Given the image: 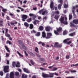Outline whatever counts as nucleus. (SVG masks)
I'll use <instances>...</instances> for the list:
<instances>
[{"label": "nucleus", "instance_id": "nucleus-1", "mask_svg": "<svg viewBox=\"0 0 78 78\" xmlns=\"http://www.w3.org/2000/svg\"><path fill=\"white\" fill-rule=\"evenodd\" d=\"M44 9H42L40 10L39 12L40 14H42V15H45V14H47L48 13V12H47V10H45L44 11Z\"/></svg>", "mask_w": 78, "mask_h": 78}, {"label": "nucleus", "instance_id": "nucleus-2", "mask_svg": "<svg viewBox=\"0 0 78 78\" xmlns=\"http://www.w3.org/2000/svg\"><path fill=\"white\" fill-rule=\"evenodd\" d=\"M9 66H3V71L4 73L9 72Z\"/></svg>", "mask_w": 78, "mask_h": 78}, {"label": "nucleus", "instance_id": "nucleus-3", "mask_svg": "<svg viewBox=\"0 0 78 78\" xmlns=\"http://www.w3.org/2000/svg\"><path fill=\"white\" fill-rule=\"evenodd\" d=\"M22 20L23 22L25 21L26 19L28 18V16L25 15H23L22 17Z\"/></svg>", "mask_w": 78, "mask_h": 78}, {"label": "nucleus", "instance_id": "nucleus-4", "mask_svg": "<svg viewBox=\"0 0 78 78\" xmlns=\"http://www.w3.org/2000/svg\"><path fill=\"white\" fill-rule=\"evenodd\" d=\"M52 36V34L51 33H47V36L46 37V39H48L51 38V37Z\"/></svg>", "mask_w": 78, "mask_h": 78}, {"label": "nucleus", "instance_id": "nucleus-5", "mask_svg": "<svg viewBox=\"0 0 78 78\" xmlns=\"http://www.w3.org/2000/svg\"><path fill=\"white\" fill-rule=\"evenodd\" d=\"M42 76H43V77L44 78H48V77H49V74H45V73H42Z\"/></svg>", "mask_w": 78, "mask_h": 78}, {"label": "nucleus", "instance_id": "nucleus-6", "mask_svg": "<svg viewBox=\"0 0 78 78\" xmlns=\"http://www.w3.org/2000/svg\"><path fill=\"white\" fill-rule=\"evenodd\" d=\"M59 21L61 23H64V17L61 16V18L59 19Z\"/></svg>", "mask_w": 78, "mask_h": 78}, {"label": "nucleus", "instance_id": "nucleus-7", "mask_svg": "<svg viewBox=\"0 0 78 78\" xmlns=\"http://www.w3.org/2000/svg\"><path fill=\"white\" fill-rule=\"evenodd\" d=\"M54 3L53 2H51L50 4V8L52 9V10H54V9L53 8V5Z\"/></svg>", "mask_w": 78, "mask_h": 78}, {"label": "nucleus", "instance_id": "nucleus-8", "mask_svg": "<svg viewBox=\"0 0 78 78\" xmlns=\"http://www.w3.org/2000/svg\"><path fill=\"white\" fill-rule=\"evenodd\" d=\"M73 23H75L76 25L78 24V19L73 20Z\"/></svg>", "mask_w": 78, "mask_h": 78}, {"label": "nucleus", "instance_id": "nucleus-9", "mask_svg": "<svg viewBox=\"0 0 78 78\" xmlns=\"http://www.w3.org/2000/svg\"><path fill=\"white\" fill-rule=\"evenodd\" d=\"M23 71L24 72H26V73H30V72L29 70H28V69H27V68H24L23 69Z\"/></svg>", "mask_w": 78, "mask_h": 78}, {"label": "nucleus", "instance_id": "nucleus-10", "mask_svg": "<svg viewBox=\"0 0 78 78\" xmlns=\"http://www.w3.org/2000/svg\"><path fill=\"white\" fill-rule=\"evenodd\" d=\"M10 78H14V72H11L10 74Z\"/></svg>", "mask_w": 78, "mask_h": 78}, {"label": "nucleus", "instance_id": "nucleus-11", "mask_svg": "<svg viewBox=\"0 0 78 78\" xmlns=\"http://www.w3.org/2000/svg\"><path fill=\"white\" fill-rule=\"evenodd\" d=\"M45 30L46 31H50V27L49 26L46 27L45 28Z\"/></svg>", "mask_w": 78, "mask_h": 78}, {"label": "nucleus", "instance_id": "nucleus-12", "mask_svg": "<svg viewBox=\"0 0 78 78\" xmlns=\"http://www.w3.org/2000/svg\"><path fill=\"white\" fill-rule=\"evenodd\" d=\"M42 37L43 38H46V34L45 32L43 31L42 32Z\"/></svg>", "mask_w": 78, "mask_h": 78}, {"label": "nucleus", "instance_id": "nucleus-13", "mask_svg": "<svg viewBox=\"0 0 78 78\" xmlns=\"http://www.w3.org/2000/svg\"><path fill=\"white\" fill-rule=\"evenodd\" d=\"M5 47L6 50L7 51V52H8L9 53H10V51L9 50V49L7 47V45H5Z\"/></svg>", "mask_w": 78, "mask_h": 78}, {"label": "nucleus", "instance_id": "nucleus-14", "mask_svg": "<svg viewBox=\"0 0 78 78\" xmlns=\"http://www.w3.org/2000/svg\"><path fill=\"white\" fill-rule=\"evenodd\" d=\"M75 35V32H73V33H71L70 34H69V36H71V37H73Z\"/></svg>", "mask_w": 78, "mask_h": 78}, {"label": "nucleus", "instance_id": "nucleus-15", "mask_svg": "<svg viewBox=\"0 0 78 78\" xmlns=\"http://www.w3.org/2000/svg\"><path fill=\"white\" fill-rule=\"evenodd\" d=\"M62 29L61 27H59L57 29V31L58 32H61L62 31Z\"/></svg>", "mask_w": 78, "mask_h": 78}, {"label": "nucleus", "instance_id": "nucleus-16", "mask_svg": "<svg viewBox=\"0 0 78 78\" xmlns=\"http://www.w3.org/2000/svg\"><path fill=\"white\" fill-rule=\"evenodd\" d=\"M54 75V73H50L49 75L48 78H53Z\"/></svg>", "mask_w": 78, "mask_h": 78}, {"label": "nucleus", "instance_id": "nucleus-17", "mask_svg": "<svg viewBox=\"0 0 78 78\" xmlns=\"http://www.w3.org/2000/svg\"><path fill=\"white\" fill-rule=\"evenodd\" d=\"M75 7L74 6H73V10L72 11L74 16H75Z\"/></svg>", "mask_w": 78, "mask_h": 78}, {"label": "nucleus", "instance_id": "nucleus-18", "mask_svg": "<svg viewBox=\"0 0 78 78\" xmlns=\"http://www.w3.org/2000/svg\"><path fill=\"white\" fill-rule=\"evenodd\" d=\"M24 26L26 27H29V24L26 22L24 23Z\"/></svg>", "mask_w": 78, "mask_h": 78}, {"label": "nucleus", "instance_id": "nucleus-19", "mask_svg": "<svg viewBox=\"0 0 78 78\" xmlns=\"http://www.w3.org/2000/svg\"><path fill=\"white\" fill-rule=\"evenodd\" d=\"M59 16L58 15H56L54 17V19L56 20H58V19H59Z\"/></svg>", "mask_w": 78, "mask_h": 78}, {"label": "nucleus", "instance_id": "nucleus-20", "mask_svg": "<svg viewBox=\"0 0 78 78\" xmlns=\"http://www.w3.org/2000/svg\"><path fill=\"white\" fill-rule=\"evenodd\" d=\"M39 30L40 31H43L44 30V27L42 26H40L39 27Z\"/></svg>", "mask_w": 78, "mask_h": 78}, {"label": "nucleus", "instance_id": "nucleus-21", "mask_svg": "<svg viewBox=\"0 0 78 78\" xmlns=\"http://www.w3.org/2000/svg\"><path fill=\"white\" fill-rule=\"evenodd\" d=\"M6 43L7 44H9V45H12V42H11V41L9 40H8L7 41Z\"/></svg>", "mask_w": 78, "mask_h": 78}, {"label": "nucleus", "instance_id": "nucleus-22", "mask_svg": "<svg viewBox=\"0 0 78 78\" xmlns=\"http://www.w3.org/2000/svg\"><path fill=\"white\" fill-rule=\"evenodd\" d=\"M40 35L41 33H40V32H38L35 34V36H37V37L40 36Z\"/></svg>", "mask_w": 78, "mask_h": 78}, {"label": "nucleus", "instance_id": "nucleus-23", "mask_svg": "<svg viewBox=\"0 0 78 78\" xmlns=\"http://www.w3.org/2000/svg\"><path fill=\"white\" fill-rule=\"evenodd\" d=\"M30 29H31V30L33 29V28H34V26L32 24H30Z\"/></svg>", "mask_w": 78, "mask_h": 78}, {"label": "nucleus", "instance_id": "nucleus-24", "mask_svg": "<svg viewBox=\"0 0 78 78\" xmlns=\"http://www.w3.org/2000/svg\"><path fill=\"white\" fill-rule=\"evenodd\" d=\"M16 67H20V63L19 62H17L16 64L15 65Z\"/></svg>", "mask_w": 78, "mask_h": 78}, {"label": "nucleus", "instance_id": "nucleus-25", "mask_svg": "<svg viewBox=\"0 0 78 78\" xmlns=\"http://www.w3.org/2000/svg\"><path fill=\"white\" fill-rule=\"evenodd\" d=\"M32 20L31 19V18H29L27 20V21L28 23H30V22H31Z\"/></svg>", "mask_w": 78, "mask_h": 78}, {"label": "nucleus", "instance_id": "nucleus-26", "mask_svg": "<svg viewBox=\"0 0 78 78\" xmlns=\"http://www.w3.org/2000/svg\"><path fill=\"white\" fill-rule=\"evenodd\" d=\"M39 20H35V21H34L33 23H34V25H36V23H39Z\"/></svg>", "mask_w": 78, "mask_h": 78}, {"label": "nucleus", "instance_id": "nucleus-27", "mask_svg": "<svg viewBox=\"0 0 78 78\" xmlns=\"http://www.w3.org/2000/svg\"><path fill=\"white\" fill-rule=\"evenodd\" d=\"M15 75L16 76H18L19 75V73L17 72H15Z\"/></svg>", "mask_w": 78, "mask_h": 78}, {"label": "nucleus", "instance_id": "nucleus-28", "mask_svg": "<svg viewBox=\"0 0 78 78\" xmlns=\"http://www.w3.org/2000/svg\"><path fill=\"white\" fill-rule=\"evenodd\" d=\"M27 75H25L24 74H23L22 75V78H27Z\"/></svg>", "mask_w": 78, "mask_h": 78}, {"label": "nucleus", "instance_id": "nucleus-29", "mask_svg": "<svg viewBox=\"0 0 78 78\" xmlns=\"http://www.w3.org/2000/svg\"><path fill=\"white\" fill-rule=\"evenodd\" d=\"M5 36H6V37H10V36H11V35H10V34H9L7 33H5Z\"/></svg>", "mask_w": 78, "mask_h": 78}, {"label": "nucleus", "instance_id": "nucleus-30", "mask_svg": "<svg viewBox=\"0 0 78 78\" xmlns=\"http://www.w3.org/2000/svg\"><path fill=\"white\" fill-rule=\"evenodd\" d=\"M58 42H55V44L54 46V47H58Z\"/></svg>", "mask_w": 78, "mask_h": 78}, {"label": "nucleus", "instance_id": "nucleus-31", "mask_svg": "<svg viewBox=\"0 0 78 78\" xmlns=\"http://www.w3.org/2000/svg\"><path fill=\"white\" fill-rule=\"evenodd\" d=\"M61 6H62V5L61 4L58 5V9H61Z\"/></svg>", "mask_w": 78, "mask_h": 78}, {"label": "nucleus", "instance_id": "nucleus-32", "mask_svg": "<svg viewBox=\"0 0 78 78\" xmlns=\"http://www.w3.org/2000/svg\"><path fill=\"white\" fill-rule=\"evenodd\" d=\"M3 21L0 20V26L1 27H3Z\"/></svg>", "mask_w": 78, "mask_h": 78}, {"label": "nucleus", "instance_id": "nucleus-33", "mask_svg": "<svg viewBox=\"0 0 78 78\" xmlns=\"http://www.w3.org/2000/svg\"><path fill=\"white\" fill-rule=\"evenodd\" d=\"M67 34V31L66 30L64 31L63 32V35H66Z\"/></svg>", "mask_w": 78, "mask_h": 78}, {"label": "nucleus", "instance_id": "nucleus-34", "mask_svg": "<svg viewBox=\"0 0 78 78\" xmlns=\"http://www.w3.org/2000/svg\"><path fill=\"white\" fill-rule=\"evenodd\" d=\"M38 48H37V47H36L35 49V51H36V52H37V53H39V51H38Z\"/></svg>", "mask_w": 78, "mask_h": 78}, {"label": "nucleus", "instance_id": "nucleus-35", "mask_svg": "<svg viewBox=\"0 0 78 78\" xmlns=\"http://www.w3.org/2000/svg\"><path fill=\"white\" fill-rule=\"evenodd\" d=\"M17 53L20 56H21V57H23V55L21 54L20 53H19V51H17Z\"/></svg>", "mask_w": 78, "mask_h": 78}, {"label": "nucleus", "instance_id": "nucleus-36", "mask_svg": "<svg viewBox=\"0 0 78 78\" xmlns=\"http://www.w3.org/2000/svg\"><path fill=\"white\" fill-rule=\"evenodd\" d=\"M31 33L32 34H33V33H34V34H35L36 33V31L33 30L31 31Z\"/></svg>", "mask_w": 78, "mask_h": 78}, {"label": "nucleus", "instance_id": "nucleus-37", "mask_svg": "<svg viewBox=\"0 0 78 78\" xmlns=\"http://www.w3.org/2000/svg\"><path fill=\"white\" fill-rule=\"evenodd\" d=\"M54 33L56 35H59V33L56 30H55L54 31Z\"/></svg>", "mask_w": 78, "mask_h": 78}, {"label": "nucleus", "instance_id": "nucleus-38", "mask_svg": "<svg viewBox=\"0 0 78 78\" xmlns=\"http://www.w3.org/2000/svg\"><path fill=\"white\" fill-rule=\"evenodd\" d=\"M16 62H13L12 63V66H13V67H15V65H16Z\"/></svg>", "mask_w": 78, "mask_h": 78}, {"label": "nucleus", "instance_id": "nucleus-39", "mask_svg": "<svg viewBox=\"0 0 78 78\" xmlns=\"http://www.w3.org/2000/svg\"><path fill=\"white\" fill-rule=\"evenodd\" d=\"M29 54H30V55H31V56H34V54L32 52H29Z\"/></svg>", "mask_w": 78, "mask_h": 78}, {"label": "nucleus", "instance_id": "nucleus-40", "mask_svg": "<svg viewBox=\"0 0 78 78\" xmlns=\"http://www.w3.org/2000/svg\"><path fill=\"white\" fill-rule=\"evenodd\" d=\"M72 18V16L71 15H69V20H70Z\"/></svg>", "mask_w": 78, "mask_h": 78}, {"label": "nucleus", "instance_id": "nucleus-41", "mask_svg": "<svg viewBox=\"0 0 78 78\" xmlns=\"http://www.w3.org/2000/svg\"><path fill=\"white\" fill-rule=\"evenodd\" d=\"M9 15L11 16H12V17H15V15L11 13H10L9 14Z\"/></svg>", "mask_w": 78, "mask_h": 78}, {"label": "nucleus", "instance_id": "nucleus-42", "mask_svg": "<svg viewBox=\"0 0 78 78\" xmlns=\"http://www.w3.org/2000/svg\"><path fill=\"white\" fill-rule=\"evenodd\" d=\"M18 9H21V11H24V9H22L20 7H18Z\"/></svg>", "mask_w": 78, "mask_h": 78}, {"label": "nucleus", "instance_id": "nucleus-43", "mask_svg": "<svg viewBox=\"0 0 78 78\" xmlns=\"http://www.w3.org/2000/svg\"><path fill=\"white\" fill-rule=\"evenodd\" d=\"M72 43V41H70L69 42H67V43H66V44H67L68 45H70V44Z\"/></svg>", "mask_w": 78, "mask_h": 78}, {"label": "nucleus", "instance_id": "nucleus-44", "mask_svg": "<svg viewBox=\"0 0 78 78\" xmlns=\"http://www.w3.org/2000/svg\"><path fill=\"white\" fill-rule=\"evenodd\" d=\"M39 60L41 61H45V59L40 58Z\"/></svg>", "mask_w": 78, "mask_h": 78}, {"label": "nucleus", "instance_id": "nucleus-45", "mask_svg": "<svg viewBox=\"0 0 78 78\" xmlns=\"http://www.w3.org/2000/svg\"><path fill=\"white\" fill-rule=\"evenodd\" d=\"M64 6L65 8H67L68 7V5H66V4H64Z\"/></svg>", "mask_w": 78, "mask_h": 78}, {"label": "nucleus", "instance_id": "nucleus-46", "mask_svg": "<svg viewBox=\"0 0 78 78\" xmlns=\"http://www.w3.org/2000/svg\"><path fill=\"white\" fill-rule=\"evenodd\" d=\"M30 63H31L32 65H34V62H33V61L32 60H30Z\"/></svg>", "mask_w": 78, "mask_h": 78}, {"label": "nucleus", "instance_id": "nucleus-47", "mask_svg": "<svg viewBox=\"0 0 78 78\" xmlns=\"http://www.w3.org/2000/svg\"><path fill=\"white\" fill-rule=\"evenodd\" d=\"M5 55L6 58H8V57H9V54L8 53H6Z\"/></svg>", "mask_w": 78, "mask_h": 78}, {"label": "nucleus", "instance_id": "nucleus-48", "mask_svg": "<svg viewBox=\"0 0 78 78\" xmlns=\"http://www.w3.org/2000/svg\"><path fill=\"white\" fill-rule=\"evenodd\" d=\"M54 13L56 14H59V11H55V12Z\"/></svg>", "mask_w": 78, "mask_h": 78}, {"label": "nucleus", "instance_id": "nucleus-49", "mask_svg": "<svg viewBox=\"0 0 78 78\" xmlns=\"http://www.w3.org/2000/svg\"><path fill=\"white\" fill-rule=\"evenodd\" d=\"M58 69V68L54 67L53 68V69L52 70V71H55V70H56Z\"/></svg>", "mask_w": 78, "mask_h": 78}, {"label": "nucleus", "instance_id": "nucleus-50", "mask_svg": "<svg viewBox=\"0 0 78 78\" xmlns=\"http://www.w3.org/2000/svg\"><path fill=\"white\" fill-rule=\"evenodd\" d=\"M0 75L3 76V71H0Z\"/></svg>", "mask_w": 78, "mask_h": 78}, {"label": "nucleus", "instance_id": "nucleus-51", "mask_svg": "<svg viewBox=\"0 0 78 78\" xmlns=\"http://www.w3.org/2000/svg\"><path fill=\"white\" fill-rule=\"evenodd\" d=\"M29 16H30V17H31L32 16H33V17H34V14H33V13H30L29 14Z\"/></svg>", "mask_w": 78, "mask_h": 78}, {"label": "nucleus", "instance_id": "nucleus-52", "mask_svg": "<svg viewBox=\"0 0 78 78\" xmlns=\"http://www.w3.org/2000/svg\"><path fill=\"white\" fill-rule=\"evenodd\" d=\"M68 42V41H67V40L66 39L64 41H63V42L64 43H65L66 44L67 43V42Z\"/></svg>", "mask_w": 78, "mask_h": 78}, {"label": "nucleus", "instance_id": "nucleus-53", "mask_svg": "<svg viewBox=\"0 0 78 78\" xmlns=\"http://www.w3.org/2000/svg\"><path fill=\"white\" fill-rule=\"evenodd\" d=\"M70 72H71V73H75L76 72V71L75 70H73V71L70 70Z\"/></svg>", "mask_w": 78, "mask_h": 78}, {"label": "nucleus", "instance_id": "nucleus-54", "mask_svg": "<svg viewBox=\"0 0 78 78\" xmlns=\"http://www.w3.org/2000/svg\"><path fill=\"white\" fill-rule=\"evenodd\" d=\"M2 11L4 12H6V11H7V9H3Z\"/></svg>", "mask_w": 78, "mask_h": 78}, {"label": "nucleus", "instance_id": "nucleus-55", "mask_svg": "<svg viewBox=\"0 0 78 78\" xmlns=\"http://www.w3.org/2000/svg\"><path fill=\"white\" fill-rule=\"evenodd\" d=\"M18 42H19V44H22V41L20 40L18 41Z\"/></svg>", "mask_w": 78, "mask_h": 78}, {"label": "nucleus", "instance_id": "nucleus-56", "mask_svg": "<svg viewBox=\"0 0 78 78\" xmlns=\"http://www.w3.org/2000/svg\"><path fill=\"white\" fill-rule=\"evenodd\" d=\"M24 53L26 56H28V55L27 53V52H26V51H24Z\"/></svg>", "mask_w": 78, "mask_h": 78}, {"label": "nucleus", "instance_id": "nucleus-57", "mask_svg": "<svg viewBox=\"0 0 78 78\" xmlns=\"http://www.w3.org/2000/svg\"><path fill=\"white\" fill-rule=\"evenodd\" d=\"M61 47H62V44H58V46L57 47H58V48H61Z\"/></svg>", "mask_w": 78, "mask_h": 78}, {"label": "nucleus", "instance_id": "nucleus-58", "mask_svg": "<svg viewBox=\"0 0 78 78\" xmlns=\"http://www.w3.org/2000/svg\"><path fill=\"white\" fill-rule=\"evenodd\" d=\"M6 19L8 20H10V18H9V17L8 16L6 17Z\"/></svg>", "mask_w": 78, "mask_h": 78}, {"label": "nucleus", "instance_id": "nucleus-59", "mask_svg": "<svg viewBox=\"0 0 78 78\" xmlns=\"http://www.w3.org/2000/svg\"><path fill=\"white\" fill-rule=\"evenodd\" d=\"M19 2H20V5H22V1H21L20 0H17Z\"/></svg>", "mask_w": 78, "mask_h": 78}, {"label": "nucleus", "instance_id": "nucleus-60", "mask_svg": "<svg viewBox=\"0 0 78 78\" xmlns=\"http://www.w3.org/2000/svg\"><path fill=\"white\" fill-rule=\"evenodd\" d=\"M59 1L61 4H62L63 3V1L62 0H59Z\"/></svg>", "mask_w": 78, "mask_h": 78}, {"label": "nucleus", "instance_id": "nucleus-61", "mask_svg": "<svg viewBox=\"0 0 78 78\" xmlns=\"http://www.w3.org/2000/svg\"><path fill=\"white\" fill-rule=\"evenodd\" d=\"M69 55H66V58L67 59H69Z\"/></svg>", "mask_w": 78, "mask_h": 78}, {"label": "nucleus", "instance_id": "nucleus-62", "mask_svg": "<svg viewBox=\"0 0 78 78\" xmlns=\"http://www.w3.org/2000/svg\"><path fill=\"white\" fill-rule=\"evenodd\" d=\"M5 33H7L8 32V29H5Z\"/></svg>", "mask_w": 78, "mask_h": 78}, {"label": "nucleus", "instance_id": "nucleus-63", "mask_svg": "<svg viewBox=\"0 0 78 78\" xmlns=\"http://www.w3.org/2000/svg\"><path fill=\"white\" fill-rule=\"evenodd\" d=\"M7 64L8 65L9 64V61L8 60H7Z\"/></svg>", "mask_w": 78, "mask_h": 78}, {"label": "nucleus", "instance_id": "nucleus-64", "mask_svg": "<svg viewBox=\"0 0 78 78\" xmlns=\"http://www.w3.org/2000/svg\"><path fill=\"white\" fill-rule=\"evenodd\" d=\"M70 24L71 27H73V25L74 24H73L72 23H70Z\"/></svg>", "mask_w": 78, "mask_h": 78}]
</instances>
